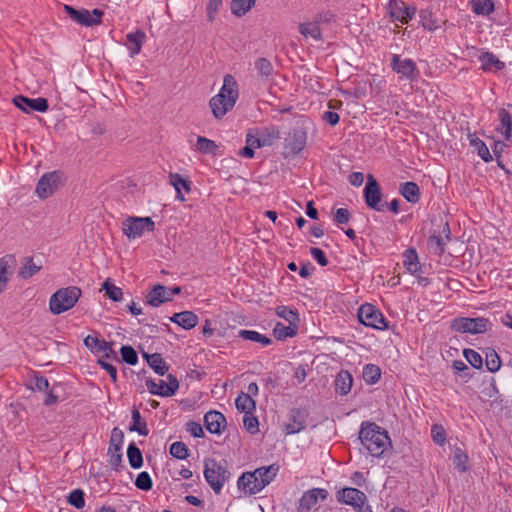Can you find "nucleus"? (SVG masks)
Returning a JSON list of instances; mask_svg holds the SVG:
<instances>
[{"label": "nucleus", "mask_w": 512, "mask_h": 512, "mask_svg": "<svg viewBox=\"0 0 512 512\" xmlns=\"http://www.w3.org/2000/svg\"><path fill=\"white\" fill-rule=\"evenodd\" d=\"M204 425L212 434H221L226 426V419L221 412L211 410L204 416Z\"/></svg>", "instance_id": "obj_20"}, {"label": "nucleus", "mask_w": 512, "mask_h": 512, "mask_svg": "<svg viewBox=\"0 0 512 512\" xmlns=\"http://www.w3.org/2000/svg\"><path fill=\"white\" fill-rule=\"evenodd\" d=\"M428 247L434 254L441 255L445 251L444 238L441 235H430L428 238Z\"/></svg>", "instance_id": "obj_48"}, {"label": "nucleus", "mask_w": 512, "mask_h": 512, "mask_svg": "<svg viewBox=\"0 0 512 512\" xmlns=\"http://www.w3.org/2000/svg\"><path fill=\"white\" fill-rule=\"evenodd\" d=\"M485 364H486L487 369L492 373H495L496 371H498L500 369L501 360H500L499 355L496 353V351L494 349H489L486 352Z\"/></svg>", "instance_id": "obj_49"}, {"label": "nucleus", "mask_w": 512, "mask_h": 512, "mask_svg": "<svg viewBox=\"0 0 512 512\" xmlns=\"http://www.w3.org/2000/svg\"><path fill=\"white\" fill-rule=\"evenodd\" d=\"M84 496L85 494L83 490L75 489L69 494L67 501L71 506L77 509H82L85 506Z\"/></svg>", "instance_id": "obj_55"}, {"label": "nucleus", "mask_w": 512, "mask_h": 512, "mask_svg": "<svg viewBox=\"0 0 512 512\" xmlns=\"http://www.w3.org/2000/svg\"><path fill=\"white\" fill-rule=\"evenodd\" d=\"M308 412L304 409L293 408L287 415L285 433L292 435L303 431L306 428Z\"/></svg>", "instance_id": "obj_14"}, {"label": "nucleus", "mask_w": 512, "mask_h": 512, "mask_svg": "<svg viewBox=\"0 0 512 512\" xmlns=\"http://www.w3.org/2000/svg\"><path fill=\"white\" fill-rule=\"evenodd\" d=\"M61 179L62 175L57 171L44 174L37 183L36 193L42 199L50 197L58 189Z\"/></svg>", "instance_id": "obj_11"}, {"label": "nucleus", "mask_w": 512, "mask_h": 512, "mask_svg": "<svg viewBox=\"0 0 512 512\" xmlns=\"http://www.w3.org/2000/svg\"><path fill=\"white\" fill-rule=\"evenodd\" d=\"M145 228L152 231L154 226H123L122 233L129 239H136L143 235Z\"/></svg>", "instance_id": "obj_53"}, {"label": "nucleus", "mask_w": 512, "mask_h": 512, "mask_svg": "<svg viewBox=\"0 0 512 512\" xmlns=\"http://www.w3.org/2000/svg\"><path fill=\"white\" fill-rule=\"evenodd\" d=\"M84 345L95 355L102 352L103 347H106V341L99 339L97 336L88 335L84 339Z\"/></svg>", "instance_id": "obj_44"}, {"label": "nucleus", "mask_w": 512, "mask_h": 512, "mask_svg": "<svg viewBox=\"0 0 512 512\" xmlns=\"http://www.w3.org/2000/svg\"><path fill=\"white\" fill-rule=\"evenodd\" d=\"M235 405L236 408L244 414H251L256 409L255 400L250 397V394H245L244 392L238 395L235 400Z\"/></svg>", "instance_id": "obj_32"}, {"label": "nucleus", "mask_w": 512, "mask_h": 512, "mask_svg": "<svg viewBox=\"0 0 512 512\" xmlns=\"http://www.w3.org/2000/svg\"><path fill=\"white\" fill-rule=\"evenodd\" d=\"M337 502L345 505H355L357 502L367 501L366 494L354 487H344L336 492Z\"/></svg>", "instance_id": "obj_19"}, {"label": "nucleus", "mask_w": 512, "mask_h": 512, "mask_svg": "<svg viewBox=\"0 0 512 512\" xmlns=\"http://www.w3.org/2000/svg\"><path fill=\"white\" fill-rule=\"evenodd\" d=\"M168 301H170L168 288L161 284L154 285L146 295V304L152 307H159Z\"/></svg>", "instance_id": "obj_22"}, {"label": "nucleus", "mask_w": 512, "mask_h": 512, "mask_svg": "<svg viewBox=\"0 0 512 512\" xmlns=\"http://www.w3.org/2000/svg\"><path fill=\"white\" fill-rule=\"evenodd\" d=\"M131 416H132V424L129 428L130 431H136L140 435L147 436L149 433V430L147 428V424H146L145 420L142 419L138 408L134 407L132 409Z\"/></svg>", "instance_id": "obj_37"}, {"label": "nucleus", "mask_w": 512, "mask_h": 512, "mask_svg": "<svg viewBox=\"0 0 512 512\" xmlns=\"http://www.w3.org/2000/svg\"><path fill=\"white\" fill-rule=\"evenodd\" d=\"M298 331V324L284 325L282 322H277L273 329V334L277 340H285L286 338L294 337Z\"/></svg>", "instance_id": "obj_33"}, {"label": "nucleus", "mask_w": 512, "mask_h": 512, "mask_svg": "<svg viewBox=\"0 0 512 512\" xmlns=\"http://www.w3.org/2000/svg\"><path fill=\"white\" fill-rule=\"evenodd\" d=\"M420 23L422 27L428 31H435L439 28L438 21L434 18L432 12L428 10H421L420 14Z\"/></svg>", "instance_id": "obj_43"}, {"label": "nucleus", "mask_w": 512, "mask_h": 512, "mask_svg": "<svg viewBox=\"0 0 512 512\" xmlns=\"http://www.w3.org/2000/svg\"><path fill=\"white\" fill-rule=\"evenodd\" d=\"M307 136L303 131L296 130L285 139V157L299 154L306 146Z\"/></svg>", "instance_id": "obj_18"}, {"label": "nucleus", "mask_w": 512, "mask_h": 512, "mask_svg": "<svg viewBox=\"0 0 512 512\" xmlns=\"http://www.w3.org/2000/svg\"><path fill=\"white\" fill-rule=\"evenodd\" d=\"M14 105L25 113L33 111L44 113L48 110L49 105L46 98H28L23 95H18L13 98Z\"/></svg>", "instance_id": "obj_13"}, {"label": "nucleus", "mask_w": 512, "mask_h": 512, "mask_svg": "<svg viewBox=\"0 0 512 512\" xmlns=\"http://www.w3.org/2000/svg\"><path fill=\"white\" fill-rule=\"evenodd\" d=\"M255 69L261 77L268 78L273 73V66L266 58H259L255 61Z\"/></svg>", "instance_id": "obj_51"}, {"label": "nucleus", "mask_w": 512, "mask_h": 512, "mask_svg": "<svg viewBox=\"0 0 512 512\" xmlns=\"http://www.w3.org/2000/svg\"><path fill=\"white\" fill-rule=\"evenodd\" d=\"M170 454L174 458L184 460L189 456V449L183 442L176 441L170 446Z\"/></svg>", "instance_id": "obj_50"}, {"label": "nucleus", "mask_w": 512, "mask_h": 512, "mask_svg": "<svg viewBox=\"0 0 512 512\" xmlns=\"http://www.w3.org/2000/svg\"><path fill=\"white\" fill-rule=\"evenodd\" d=\"M433 441L438 445H443L446 441V433L442 426L433 425L431 428Z\"/></svg>", "instance_id": "obj_60"}, {"label": "nucleus", "mask_w": 512, "mask_h": 512, "mask_svg": "<svg viewBox=\"0 0 512 512\" xmlns=\"http://www.w3.org/2000/svg\"><path fill=\"white\" fill-rule=\"evenodd\" d=\"M15 264L16 259L13 255L8 254L0 258V293L6 289L11 269Z\"/></svg>", "instance_id": "obj_25"}, {"label": "nucleus", "mask_w": 512, "mask_h": 512, "mask_svg": "<svg viewBox=\"0 0 512 512\" xmlns=\"http://www.w3.org/2000/svg\"><path fill=\"white\" fill-rule=\"evenodd\" d=\"M254 471L258 475L259 479L263 480V482H265L266 486H267L276 477V475L279 471V466L276 464H272L270 466H264V467L257 468Z\"/></svg>", "instance_id": "obj_40"}, {"label": "nucleus", "mask_w": 512, "mask_h": 512, "mask_svg": "<svg viewBox=\"0 0 512 512\" xmlns=\"http://www.w3.org/2000/svg\"><path fill=\"white\" fill-rule=\"evenodd\" d=\"M30 387L33 390L46 391L49 387V382L44 376L35 374L33 381L30 383Z\"/></svg>", "instance_id": "obj_62"}, {"label": "nucleus", "mask_w": 512, "mask_h": 512, "mask_svg": "<svg viewBox=\"0 0 512 512\" xmlns=\"http://www.w3.org/2000/svg\"><path fill=\"white\" fill-rule=\"evenodd\" d=\"M467 50L470 56L477 57L481 62V69L484 72H489L493 69L499 71L505 68V63L500 61L492 52L480 50L474 46L467 47Z\"/></svg>", "instance_id": "obj_10"}, {"label": "nucleus", "mask_w": 512, "mask_h": 512, "mask_svg": "<svg viewBox=\"0 0 512 512\" xmlns=\"http://www.w3.org/2000/svg\"><path fill=\"white\" fill-rule=\"evenodd\" d=\"M358 320L361 324L377 330L388 329V321L384 315L374 305L365 303L361 305L357 312Z\"/></svg>", "instance_id": "obj_6"}, {"label": "nucleus", "mask_w": 512, "mask_h": 512, "mask_svg": "<svg viewBox=\"0 0 512 512\" xmlns=\"http://www.w3.org/2000/svg\"><path fill=\"white\" fill-rule=\"evenodd\" d=\"M223 0H209L207 4V17L210 22L215 19L222 6Z\"/></svg>", "instance_id": "obj_61"}, {"label": "nucleus", "mask_w": 512, "mask_h": 512, "mask_svg": "<svg viewBox=\"0 0 512 512\" xmlns=\"http://www.w3.org/2000/svg\"><path fill=\"white\" fill-rule=\"evenodd\" d=\"M299 32L306 38L310 37L315 41L322 40V33L318 23H301L299 25Z\"/></svg>", "instance_id": "obj_36"}, {"label": "nucleus", "mask_w": 512, "mask_h": 512, "mask_svg": "<svg viewBox=\"0 0 512 512\" xmlns=\"http://www.w3.org/2000/svg\"><path fill=\"white\" fill-rule=\"evenodd\" d=\"M275 313L280 318L286 320L289 324H298L299 322V314L296 310H292L288 306H278L275 309Z\"/></svg>", "instance_id": "obj_42"}, {"label": "nucleus", "mask_w": 512, "mask_h": 512, "mask_svg": "<svg viewBox=\"0 0 512 512\" xmlns=\"http://www.w3.org/2000/svg\"><path fill=\"white\" fill-rule=\"evenodd\" d=\"M468 456L467 454L459 447L455 448L453 455V464L457 470L460 472H466L468 470Z\"/></svg>", "instance_id": "obj_47"}, {"label": "nucleus", "mask_w": 512, "mask_h": 512, "mask_svg": "<svg viewBox=\"0 0 512 512\" xmlns=\"http://www.w3.org/2000/svg\"><path fill=\"white\" fill-rule=\"evenodd\" d=\"M238 84L235 78L227 74L224 76L223 85L219 92L209 101V106L216 119L223 118L231 111L238 99Z\"/></svg>", "instance_id": "obj_1"}, {"label": "nucleus", "mask_w": 512, "mask_h": 512, "mask_svg": "<svg viewBox=\"0 0 512 512\" xmlns=\"http://www.w3.org/2000/svg\"><path fill=\"white\" fill-rule=\"evenodd\" d=\"M41 269L40 265L33 262L32 257H25L22 261V266L18 271V277L21 279H29L34 276Z\"/></svg>", "instance_id": "obj_35"}, {"label": "nucleus", "mask_w": 512, "mask_h": 512, "mask_svg": "<svg viewBox=\"0 0 512 512\" xmlns=\"http://www.w3.org/2000/svg\"><path fill=\"white\" fill-rule=\"evenodd\" d=\"M310 254L313 259L321 266H326L328 264V259L326 254L320 248L312 247L310 248Z\"/></svg>", "instance_id": "obj_64"}, {"label": "nucleus", "mask_w": 512, "mask_h": 512, "mask_svg": "<svg viewBox=\"0 0 512 512\" xmlns=\"http://www.w3.org/2000/svg\"><path fill=\"white\" fill-rule=\"evenodd\" d=\"M258 134L264 147L273 145L277 140L280 139V130L276 126H269L258 129Z\"/></svg>", "instance_id": "obj_31"}, {"label": "nucleus", "mask_w": 512, "mask_h": 512, "mask_svg": "<svg viewBox=\"0 0 512 512\" xmlns=\"http://www.w3.org/2000/svg\"><path fill=\"white\" fill-rule=\"evenodd\" d=\"M237 487L245 494L254 495L266 487V483L260 480L255 471L244 472L237 481Z\"/></svg>", "instance_id": "obj_15"}, {"label": "nucleus", "mask_w": 512, "mask_h": 512, "mask_svg": "<svg viewBox=\"0 0 512 512\" xmlns=\"http://www.w3.org/2000/svg\"><path fill=\"white\" fill-rule=\"evenodd\" d=\"M186 430L193 436V437H196V438H201L204 436V431H203V428L202 426L198 423V422H195V421H188L186 423Z\"/></svg>", "instance_id": "obj_63"}, {"label": "nucleus", "mask_w": 512, "mask_h": 512, "mask_svg": "<svg viewBox=\"0 0 512 512\" xmlns=\"http://www.w3.org/2000/svg\"><path fill=\"white\" fill-rule=\"evenodd\" d=\"M246 144L254 149L264 147L261 138L258 134V129H251L246 134Z\"/></svg>", "instance_id": "obj_58"}, {"label": "nucleus", "mask_w": 512, "mask_h": 512, "mask_svg": "<svg viewBox=\"0 0 512 512\" xmlns=\"http://www.w3.org/2000/svg\"><path fill=\"white\" fill-rule=\"evenodd\" d=\"M204 477L215 494H219L231 477L227 460L206 458L204 460Z\"/></svg>", "instance_id": "obj_3"}, {"label": "nucleus", "mask_w": 512, "mask_h": 512, "mask_svg": "<svg viewBox=\"0 0 512 512\" xmlns=\"http://www.w3.org/2000/svg\"><path fill=\"white\" fill-rule=\"evenodd\" d=\"M243 424H244L245 429L251 434H255L259 431V429H258L259 422L255 416H252L250 414H245L243 417Z\"/></svg>", "instance_id": "obj_59"}, {"label": "nucleus", "mask_w": 512, "mask_h": 512, "mask_svg": "<svg viewBox=\"0 0 512 512\" xmlns=\"http://www.w3.org/2000/svg\"><path fill=\"white\" fill-rule=\"evenodd\" d=\"M122 361L129 365H135L138 362V355L135 349L130 345H124L120 349Z\"/></svg>", "instance_id": "obj_52"}, {"label": "nucleus", "mask_w": 512, "mask_h": 512, "mask_svg": "<svg viewBox=\"0 0 512 512\" xmlns=\"http://www.w3.org/2000/svg\"><path fill=\"white\" fill-rule=\"evenodd\" d=\"M127 457L130 466L133 469H139L143 465V456L141 450L136 446L134 442H131L127 448Z\"/></svg>", "instance_id": "obj_38"}, {"label": "nucleus", "mask_w": 512, "mask_h": 512, "mask_svg": "<svg viewBox=\"0 0 512 512\" xmlns=\"http://www.w3.org/2000/svg\"><path fill=\"white\" fill-rule=\"evenodd\" d=\"M388 13L396 21L407 24L416 14V8L402 1L392 0L388 5Z\"/></svg>", "instance_id": "obj_16"}, {"label": "nucleus", "mask_w": 512, "mask_h": 512, "mask_svg": "<svg viewBox=\"0 0 512 512\" xmlns=\"http://www.w3.org/2000/svg\"><path fill=\"white\" fill-rule=\"evenodd\" d=\"M471 9L476 15L489 16L495 10L492 0H470Z\"/></svg>", "instance_id": "obj_34"}, {"label": "nucleus", "mask_w": 512, "mask_h": 512, "mask_svg": "<svg viewBox=\"0 0 512 512\" xmlns=\"http://www.w3.org/2000/svg\"><path fill=\"white\" fill-rule=\"evenodd\" d=\"M255 2L256 0H232L231 12L237 17H242L252 9Z\"/></svg>", "instance_id": "obj_39"}, {"label": "nucleus", "mask_w": 512, "mask_h": 512, "mask_svg": "<svg viewBox=\"0 0 512 512\" xmlns=\"http://www.w3.org/2000/svg\"><path fill=\"white\" fill-rule=\"evenodd\" d=\"M467 139L469 141V144L471 147H473L478 156L486 163L491 162L493 160V157L485 144L484 141H482L476 133L468 132Z\"/></svg>", "instance_id": "obj_26"}, {"label": "nucleus", "mask_w": 512, "mask_h": 512, "mask_svg": "<svg viewBox=\"0 0 512 512\" xmlns=\"http://www.w3.org/2000/svg\"><path fill=\"white\" fill-rule=\"evenodd\" d=\"M123 440V431L118 427L113 428L107 453L109 456V463L116 471H119L121 468H123V455L121 452Z\"/></svg>", "instance_id": "obj_8"}, {"label": "nucleus", "mask_w": 512, "mask_h": 512, "mask_svg": "<svg viewBox=\"0 0 512 512\" xmlns=\"http://www.w3.org/2000/svg\"><path fill=\"white\" fill-rule=\"evenodd\" d=\"M168 383L165 382V390L159 392L161 397H171L179 389V381L173 374H168Z\"/></svg>", "instance_id": "obj_54"}, {"label": "nucleus", "mask_w": 512, "mask_h": 512, "mask_svg": "<svg viewBox=\"0 0 512 512\" xmlns=\"http://www.w3.org/2000/svg\"><path fill=\"white\" fill-rule=\"evenodd\" d=\"M134 484L140 490L149 491L152 489L153 481L149 473L143 471L138 474Z\"/></svg>", "instance_id": "obj_56"}, {"label": "nucleus", "mask_w": 512, "mask_h": 512, "mask_svg": "<svg viewBox=\"0 0 512 512\" xmlns=\"http://www.w3.org/2000/svg\"><path fill=\"white\" fill-rule=\"evenodd\" d=\"M401 195L410 203H417L420 199V189L415 182H404L400 186Z\"/></svg>", "instance_id": "obj_30"}, {"label": "nucleus", "mask_w": 512, "mask_h": 512, "mask_svg": "<svg viewBox=\"0 0 512 512\" xmlns=\"http://www.w3.org/2000/svg\"><path fill=\"white\" fill-rule=\"evenodd\" d=\"M353 384V377L347 370H341L335 379V390L340 395H346L350 392Z\"/></svg>", "instance_id": "obj_27"}, {"label": "nucleus", "mask_w": 512, "mask_h": 512, "mask_svg": "<svg viewBox=\"0 0 512 512\" xmlns=\"http://www.w3.org/2000/svg\"><path fill=\"white\" fill-rule=\"evenodd\" d=\"M463 355L473 368H475V369L482 368L483 360H482L481 355L478 352H476L473 349H464Z\"/></svg>", "instance_id": "obj_57"}, {"label": "nucleus", "mask_w": 512, "mask_h": 512, "mask_svg": "<svg viewBox=\"0 0 512 512\" xmlns=\"http://www.w3.org/2000/svg\"><path fill=\"white\" fill-rule=\"evenodd\" d=\"M82 295V290L76 286H68L58 289L49 300V308L52 314L59 315L75 306Z\"/></svg>", "instance_id": "obj_4"}, {"label": "nucleus", "mask_w": 512, "mask_h": 512, "mask_svg": "<svg viewBox=\"0 0 512 512\" xmlns=\"http://www.w3.org/2000/svg\"><path fill=\"white\" fill-rule=\"evenodd\" d=\"M364 197L367 206L376 210L383 211L385 205L381 203V189L376 181V179L372 175H368L367 183L364 188Z\"/></svg>", "instance_id": "obj_12"}, {"label": "nucleus", "mask_w": 512, "mask_h": 512, "mask_svg": "<svg viewBox=\"0 0 512 512\" xmlns=\"http://www.w3.org/2000/svg\"><path fill=\"white\" fill-rule=\"evenodd\" d=\"M492 327V322L485 317H457L450 324V328L455 332L473 335L491 331Z\"/></svg>", "instance_id": "obj_5"}, {"label": "nucleus", "mask_w": 512, "mask_h": 512, "mask_svg": "<svg viewBox=\"0 0 512 512\" xmlns=\"http://www.w3.org/2000/svg\"><path fill=\"white\" fill-rule=\"evenodd\" d=\"M363 377L366 383L375 384L381 377V370L374 364H367L363 369Z\"/></svg>", "instance_id": "obj_45"}, {"label": "nucleus", "mask_w": 512, "mask_h": 512, "mask_svg": "<svg viewBox=\"0 0 512 512\" xmlns=\"http://www.w3.org/2000/svg\"><path fill=\"white\" fill-rule=\"evenodd\" d=\"M144 358L147 360L148 365L154 370L158 375H165L169 369L168 365L162 358L161 354H143Z\"/></svg>", "instance_id": "obj_29"}, {"label": "nucleus", "mask_w": 512, "mask_h": 512, "mask_svg": "<svg viewBox=\"0 0 512 512\" xmlns=\"http://www.w3.org/2000/svg\"><path fill=\"white\" fill-rule=\"evenodd\" d=\"M390 66L402 79L413 81L419 76L417 65L410 58H401L400 55L393 54L391 56Z\"/></svg>", "instance_id": "obj_9"}, {"label": "nucleus", "mask_w": 512, "mask_h": 512, "mask_svg": "<svg viewBox=\"0 0 512 512\" xmlns=\"http://www.w3.org/2000/svg\"><path fill=\"white\" fill-rule=\"evenodd\" d=\"M63 8L72 21L85 27L100 24L104 14L103 11L98 8H95L92 11L84 8L76 9L70 5H64Z\"/></svg>", "instance_id": "obj_7"}, {"label": "nucleus", "mask_w": 512, "mask_h": 512, "mask_svg": "<svg viewBox=\"0 0 512 512\" xmlns=\"http://www.w3.org/2000/svg\"><path fill=\"white\" fill-rule=\"evenodd\" d=\"M217 148L216 143L203 136H198L195 149L203 154H213Z\"/></svg>", "instance_id": "obj_46"}, {"label": "nucleus", "mask_w": 512, "mask_h": 512, "mask_svg": "<svg viewBox=\"0 0 512 512\" xmlns=\"http://www.w3.org/2000/svg\"><path fill=\"white\" fill-rule=\"evenodd\" d=\"M328 497V491L323 488H313L303 493L299 500L297 508L298 512H309L310 509L315 506L320 499L325 501Z\"/></svg>", "instance_id": "obj_17"}, {"label": "nucleus", "mask_w": 512, "mask_h": 512, "mask_svg": "<svg viewBox=\"0 0 512 512\" xmlns=\"http://www.w3.org/2000/svg\"><path fill=\"white\" fill-rule=\"evenodd\" d=\"M170 321L176 323L185 330H190L198 324L199 318L192 311H182L173 314V316L170 317Z\"/></svg>", "instance_id": "obj_23"}, {"label": "nucleus", "mask_w": 512, "mask_h": 512, "mask_svg": "<svg viewBox=\"0 0 512 512\" xmlns=\"http://www.w3.org/2000/svg\"><path fill=\"white\" fill-rule=\"evenodd\" d=\"M359 440L373 457L382 456L387 448L391 446L387 431L372 422L362 423Z\"/></svg>", "instance_id": "obj_2"}, {"label": "nucleus", "mask_w": 512, "mask_h": 512, "mask_svg": "<svg viewBox=\"0 0 512 512\" xmlns=\"http://www.w3.org/2000/svg\"><path fill=\"white\" fill-rule=\"evenodd\" d=\"M403 265L411 274H416L421 270L418 254L414 248H408L403 253Z\"/></svg>", "instance_id": "obj_28"}, {"label": "nucleus", "mask_w": 512, "mask_h": 512, "mask_svg": "<svg viewBox=\"0 0 512 512\" xmlns=\"http://www.w3.org/2000/svg\"><path fill=\"white\" fill-rule=\"evenodd\" d=\"M102 289L105 291L109 299L114 302H119L123 299L122 289L114 285L109 278L103 282Z\"/></svg>", "instance_id": "obj_41"}, {"label": "nucleus", "mask_w": 512, "mask_h": 512, "mask_svg": "<svg viewBox=\"0 0 512 512\" xmlns=\"http://www.w3.org/2000/svg\"><path fill=\"white\" fill-rule=\"evenodd\" d=\"M145 39L146 34L142 30L132 31L126 35L125 46L129 51V56L131 58L135 57L141 52Z\"/></svg>", "instance_id": "obj_21"}, {"label": "nucleus", "mask_w": 512, "mask_h": 512, "mask_svg": "<svg viewBox=\"0 0 512 512\" xmlns=\"http://www.w3.org/2000/svg\"><path fill=\"white\" fill-rule=\"evenodd\" d=\"M499 125L496 131L500 133L506 141L512 138V117L511 114L504 108L498 110Z\"/></svg>", "instance_id": "obj_24"}]
</instances>
